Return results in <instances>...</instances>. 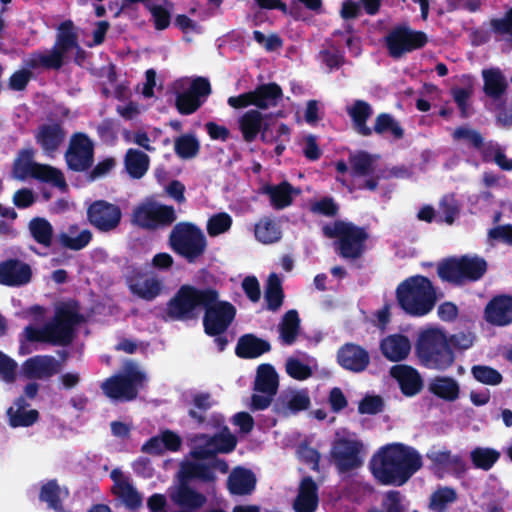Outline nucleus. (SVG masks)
<instances>
[{
  "label": "nucleus",
  "instance_id": "f257e3e1",
  "mask_svg": "<svg viewBox=\"0 0 512 512\" xmlns=\"http://www.w3.org/2000/svg\"><path fill=\"white\" fill-rule=\"evenodd\" d=\"M422 456L413 447L390 443L379 448L371 459L374 477L384 485L402 486L422 467Z\"/></svg>",
  "mask_w": 512,
  "mask_h": 512
},
{
  "label": "nucleus",
  "instance_id": "f03ea898",
  "mask_svg": "<svg viewBox=\"0 0 512 512\" xmlns=\"http://www.w3.org/2000/svg\"><path fill=\"white\" fill-rule=\"evenodd\" d=\"M213 468H218L222 472L228 470L227 465L221 461H215L212 466L195 461L182 462L179 472L182 483L169 491L172 502L185 508L184 510L193 512L201 508L206 503V497L187 486L185 482L191 479H200L205 482L213 481L215 478Z\"/></svg>",
  "mask_w": 512,
  "mask_h": 512
},
{
  "label": "nucleus",
  "instance_id": "7ed1b4c3",
  "mask_svg": "<svg viewBox=\"0 0 512 512\" xmlns=\"http://www.w3.org/2000/svg\"><path fill=\"white\" fill-rule=\"evenodd\" d=\"M449 340V335L440 328L429 327L420 331L415 345L420 363L428 369L438 371L450 368L455 361V355Z\"/></svg>",
  "mask_w": 512,
  "mask_h": 512
},
{
  "label": "nucleus",
  "instance_id": "20e7f679",
  "mask_svg": "<svg viewBox=\"0 0 512 512\" xmlns=\"http://www.w3.org/2000/svg\"><path fill=\"white\" fill-rule=\"evenodd\" d=\"M82 321L74 306L65 304L57 308L56 314L43 327L27 326L24 337L31 342H45L54 345H67L73 338V327Z\"/></svg>",
  "mask_w": 512,
  "mask_h": 512
},
{
  "label": "nucleus",
  "instance_id": "39448f33",
  "mask_svg": "<svg viewBox=\"0 0 512 512\" xmlns=\"http://www.w3.org/2000/svg\"><path fill=\"white\" fill-rule=\"evenodd\" d=\"M396 296L400 307L415 317L430 313L437 302L431 281L421 275L411 276L401 282L396 289Z\"/></svg>",
  "mask_w": 512,
  "mask_h": 512
},
{
  "label": "nucleus",
  "instance_id": "423d86ee",
  "mask_svg": "<svg viewBox=\"0 0 512 512\" xmlns=\"http://www.w3.org/2000/svg\"><path fill=\"white\" fill-rule=\"evenodd\" d=\"M171 248L188 262H195L207 249L204 232L195 224L181 222L174 226L169 237Z\"/></svg>",
  "mask_w": 512,
  "mask_h": 512
},
{
  "label": "nucleus",
  "instance_id": "0eeeda50",
  "mask_svg": "<svg viewBox=\"0 0 512 512\" xmlns=\"http://www.w3.org/2000/svg\"><path fill=\"white\" fill-rule=\"evenodd\" d=\"M217 298L213 290H198L183 286L168 304V315L174 319H191L200 309Z\"/></svg>",
  "mask_w": 512,
  "mask_h": 512
},
{
  "label": "nucleus",
  "instance_id": "6e6552de",
  "mask_svg": "<svg viewBox=\"0 0 512 512\" xmlns=\"http://www.w3.org/2000/svg\"><path fill=\"white\" fill-rule=\"evenodd\" d=\"M323 233L329 238H337L339 253L343 258L355 259L364 251L367 233L350 222L337 221L323 227Z\"/></svg>",
  "mask_w": 512,
  "mask_h": 512
},
{
  "label": "nucleus",
  "instance_id": "1a4fd4ad",
  "mask_svg": "<svg viewBox=\"0 0 512 512\" xmlns=\"http://www.w3.org/2000/svg\"><path fill=\"white\" fill-rule=\"evenodd\" d=\"M363 443L355 434L346 429L338 430L331 448V458L340 472H347L360 467L363 463L361 453Z\"/></svg>",
  "mask_w": 512,
  "mask_h": 512
},
{
  "label": "nucleus",
  "instance_id": "9d476101",
  "mask_svg": "<svg viewBox=\"0 0 512 512\" xmlns=\"http://www.w3.org/2000/svg\"><path fill=\"white\" fill-rule=\"evenodd\" d=\"M145 378V374L136 365L129 363L123 373L104 381L101 388L105 395L113 400L129 401L136 397L138 387Z\"/></svg>",
  "mask_w": 512,
  "mask_h": 512
},
{
  "label": "nucleus",
  "instance_id": "9b49d317",
  "mask_svg": "<svg viewBox=\"0 0 512 512\" xmlns=\"http://www.w3.org/2000/svg\"><path fill=\"white\" fill-rule=\"evenodd\" d=\"M176 107L181 114L194 113L211 93L210 83L204 78L181 79L175 82Z\"/></svg>",
  "mask_w": 512,
  "mask_h": 512
},
{
  "label": "nucleus",
  "instance_id": "f8f14e48",
  "mask_svg": "<svg viewBox=\"0 0 512 512\" xmlns=\"http://www.w3.org/2000/svg\"><path fill=\"white\" fill-rule=\"evenodd\" d=\"M486 269L487 264L482 258L463 256L442 263L438 267V274L441 279L458 284L465 280H478Z\"/></svg>",
  "mask_w": 512,
  "mask_h": 512
},
{
  "label": "nucleus",
  "instance_id": "ddd939ff",
  "mask_svg": "<svg viewBox=\"0 0 512 512\" xmlns=\"http://www.w3.org/2000/svg\"><path fill=\"white\" fill-rule=\"evenodd\" d=\"M33 158L34 151L32 149H25L19 153L14 163V173L17 178L33 177L60 188L66 186L65 179L60 170L49 165L36 163L33 161Z\"/></svg>",
  "mask_w": 512,
  "mask_h": 512
},
{
  "label": "nucleus",
  "instance_id": "4468645a",
  "mask_svg": "<svg viewBox=\"0 0 512 512\" xmlns=\"http://www.w3.org/2000/svg\"><path fill=\"white\" fill-rule=\"evenodd\" d=\"M236 444L237 439L228 428L214 436L197 434L189 439L190 455L194 459H208L217 453L231 452Z\"/></svg>",
  "mask_w": 512,
  "mask_h": 512
},
{
  "label": "nucleus",
  "instance_id": "2eb2a0df",
  "mask_svg": "<svg viewBox=\"0 0 512 512\" xmlns=\"http://www.w3.org/2000/svg\"><path fill=\"white\" fill-rule=\"evenodd\" d=\"M175 220L176 214L173 207L150 200L136 206L132 214V222L146 229L168 226Z\"/></svg>",
  "mask_w": 512,
  "mask_h": 512
},
{
  "label": "nucleus",
  "instance_id": "dca6fc26",
  "mask_svg": "<svg viewBox=\"0 0 512 512\" xmlns=\"http://www.w3.org/2000/svg\"><path fill=\"white\" fill-rule=\"evenodd\" d=\"M427 42V36L420 31L411 30L408 27H397L386 36V44L389 53L394 58L423 47Z\"/></svg>",
  "mask_w": 512,
  "mask_h": 512
},
{
  "label": "nucleus",
  "instance_id": "f3484780",
  "mask_svg": "<svg viewBox=\"0 0 512 512\" xmlns=\"http://www.w3.org/2000/svg\"><path fill=\"white\" fill-rule=\"evenodd\" d=\"M204 317L205 331L209 335H220L231 324L235 317V308L228 302L217 301V298L208 304Z\"/></svg>",
  "mask_w": 512,
  "mask_h": 512
},
{
  "label": "nucleus",
  "instance_id": "a211bd4d",
  "mask_svg": "<svg viewBox=\"0 0 512 512\" xmlns=\"http://www.w3.org/2000/svg\"><path fill=\"white\" fill-rule=\"evenodd\" d=\"M65 158L72 170L84 171L89 168L93 161V144L90 139L81 133L72 136Z\"/></svg>",
  "mask_w": 512,
  "mask_h": 512
},
{
  "label": "nucleus",
  "instance_id": "6ab92c4d",
  "mask_svg": "<svg viewBox=\"0 0 512 512\" xmlns=\"http://www.w3.org/2000/svg\"><path fill=\"white\" fill-rule=\"evenodd\" d=\"M88 219L98 230L108 232L119 225L121 210L112 203L99 200L88 208Z\"/></svg>",
  "mask_w": 512,
  "mask_h": 512
},
{
  "label": "nucleus",
  "instance_id": "aec40b11",
  "mask_svg": "<svg viewBox=\"0 0 512 512\" xmlns=\"http://www.w3.org/2000/svg\"><path fill=\"white\" fill-rule=\"evenodd\" d=\"M239 128L246 142L254 141L259 133H261V139L264 142H270L273 139L269 134L267 116L255 109L245 112L240 117Z\"/></svg>",
  "mask_w": 512,
  "mask_h": 512
},
{
  "label": "nucleus",
  "instance_id": "412c9836",
  "mask_svg": "<svg viewBox=\"0 0 512 512\" xmlns=\"http://www.w3.org/2000/svg\"><path fill=\"white\" fill-rule=\"evenodd\" d=\"M310 406V397L307 390L287 389L278 397L275 411L278 415L288 417L307 410Z\"/></svg>",
  "mask_w": 512,
  "mask_h": 512
},
{
  "label": "nucleus",
  "instance_id": "4be33fe9",
  "mask_svg": "<svg viewBox=\"0 0 512 512\" xmlns=\"http://www.w3.org/2000/svg\"><path fill=\"white\" fill-rule=\"evenodd\" d=\"M113 480L112 493L128 508L135 509L141 506L142 497L134 488L130 478L120 469H114L110 473Z\"/></svg>",
  "mask_w": 512,
  "mask_h": 512
},
{
  "label": "nucleus",
  "instance_id": "5701e85b",
  "mask_svg": "<svg viewBox=\"0 0 512 512\" xmlns=\"http://www.w3.org/2000/svg\"><path fill=\"white\" fill-rule=\"evenodd\" d=\"M59 371V362L48 355H37L27 359L21 367V373L28 379H45Z\"/></svg>",
  "mask_w": 512,
  "mask_h": 512
},
{
  "label": "nucleus",
  "instance_id": "b1692460",
  "mask_svg": "<svg viewBox=\"0 0 512 512\" xmlns=\"http://www.w3.org/2000/svg\"><path fill=\"white\" fill-rule=\"evenodd\" d=\"M66 133L57 122L41 124L35 132V140L45 154L52 156L65 140Z\"/></svg>",
  "mask_w": 512,
  "mask_h": 512
},
{
  "label": "nucleus",
  "instance_id": "393cba45",
  "mask_svg": "<svg viewBox=\"0 0 512 512\" xmlns=\"http://www.w3.org/2000/svg\"><path fill=\"white\" fill-rule=\"evenodd\" d=\"M31 267L20 260H7L0 263V284L22 286L30 282Z\"/></svg>",
  "mask_w": 512,
  "mask_h": 512
},
{
  "label": "nucleus",
  "instance_id": "a878e982",
  "mask_svg": "<svg viewBox=\"0 0 512 512\" xmlns=\"http://www.w3.org/2000/svg\"><path fill=\"white\" fill-rule=\"evenodd\" d=\"M128 285L132 294L146 301L154 300L164 290L163 281L154 275L133 276Z\"/></svg>",
  "mask_w": 512,
  "mask_h": 512
},
{
  "label": "nucleus",
  "instance_id": "bb28decb",
  "mask_svg": "<svg viewBox=\"0 0 512 512\" xmlns=\"http://www.w3.org/2000/svg\"><path fill=\"white\" fill-rule=\"evenodd\" d=\"M390 375L397 380L401 391L406 396L420 392L422 379L418 371L408 365H395L390 369Z\"/></svg>",
  "mask_w": 512,
  "mask_h": 512
},
{
  "label": "nucleus",
  "instance_id": "cd10ccee",
  "mask_svg": "<svg viewBox=\"0 0 512 512\" xmlns=\"http://www.w3.org/2000/svg\"><path fill=\"white\" fill-rule=\"evenodd\" d=\"M338 362L345 369L360 372L369 364V355L358 345L346 344L338 351Z\"/></svg>",
  "mask_w": 512,
  "mask_h": 512
},
{
  "label": "nucleus",
  "instance_id": "c85d7f7f",
  "mask_svg": "<svg viewBox=\"0 0 512 512\" xmlns=\"http://www.w3.org/2000/svg\"><path fill=\"white\" fill-rule=\"evenodd\" d=\"M485 318L488 322L505 326L512 322V297L501 296L494 298L485 309Z\"/></svg>",
  "mask_w": 512,
  "mask_h": 512
},
{
  "label": "nucleus",
  "instance_id": "c756f323",
  "mask_svg": "<svg viewBox=\"0 0 512 512\" xmlns=\"http://www.w3.org/2000/svg\"><path fill=\"white\" fill-rule=\"evenodd\" d=\"M383 355L390 361L404 360L411 351V342L402 334L389 335L380 344Z\"/></svg>",
  "mask_w": 512,
  "mask_h": 512
},
{
  "label": "nucleus",
  "instance_id": "7c9ffc66",
  "mask_svg": "<svg viewBox=\"0 0 512 512\" xmlns=\"http://www.w3.org/2000/svg\"><path fill=\"white\" fill-rule=\"evenodd\" d=\"M28 406L29 405L25 399L23 397H19L15 400L14 404L8 408L7 417L11 427H28L38 420V411L35 409H28Z\"/></svg>",
  "mask_w": 512,
  "mask_h": 512
},
{
  "label": "nucleus",
  "instance_id": "2f4dec72",
  "mask_svg": "<svg viewBox=\"0 0 512 512\" xmlns=\"http://www.w3.org/2000/svg\"><path fill=\"white\" fill-rule=\"evenodd\" d=\"M317 485L311 477H305L299 487V493L294 501L296 512H314L318 506Z\"/></svg>",
  "mask_w": 512,
  "mask_h": 512
},
{
  "label": "nucleus",
  "instance_id": "473e14b6",
  "mask_svg": "<svg viewBox=\"0 0 512 512\" xmlns=\"http://www.w3.org/2000/svg\"><path fill=\"white\" fill-rule=\"evenodd\" d=\"M181 446V438L170 430L152 437L143 446L142 451L148 454H161L165 450L177 451Z\"/></svg>",
  "mask_w": 512,
  "mask_h": 512
},
{
  "label": "nucleus",
  "instance_id": "72a5a7b5",
  "mask_svg": "<svg viewBox=\"0 0 512 512\" xmlns=\"http://www.w3.org/2000/svg\"><path fill=\"white\" fill-rule=\"evenodd\" d=\"M428 390L435 396L452 402L459 397L460 385L452 377L436 376L429 381Z\"/></svg>",
  "mask_w": 512,
  "mask_h": 512
},
{
  "label": "nucleus",
  "instance_id": "f704fd0d",
  "mask_svg": "<svg viewBox=\"0 0 512 512\" xmlns=\"http://www.w3.org/2000/svg\"><path fill=\"white\" fill-rule=\"evenodd\" d=\"M264 193L269 195L274 208L283 209L292 204L293 198L300 193V190L293 188L288 182H282L265 187Z\"/></svg>",
  "mask_w": 512,
  "mask_h": 512
},
{
  "label": "nucleus",
  "instance_id": "c9c22d12",
  "mask_svg": "<svg viewBox=\"0 0 512 512\" xmlns=\"http://www.w3.org/2000/svg\"><path fill=\"white\" fill-rule=\"evenodd\" d=\"M65 55L54 45L51 49L32 53L26 59L29 68H54L58 69L63 64Z\"/></svg>",
  "mask_w": 512,
  "mask_h": 512
},
{
  "label": "nucleus",
  "instance_id": "e433bc0d",
  "mask_svg": "<svg viewBox=\"0 0 512 512\" xmlns=\"http://www.w3.org/2000/svg\"><path fill=\"white\" fill-rule=\"evenodd\" d=\"M92 239V233L88 229H80L77 225H71L66 232L58 235L59 243L70 250L85 248Z\"/></svg>",
  "mask_w": 512,
  "mask_h": 512
},
{
  "label": "nucleus",
  "instance_id": "4c0bfd02",
  "mask_svg": "<svg viewBox=\"0 0 512 512\" xmlns=\"http://www.w3.org/2000/svg\"><path fill=\"white\" fill-rule=\"evenodd\" d=\"M256 479L253 473L243 468L235 469L228 478V488L232 494H250L255 488Z\"/></svg>",
  "mask_w": 512,
  "mask_h": 512
},
{
  "label": "nucleus",
  "instance_id": "58836bf2",
  "mask_svg": "<svg viewBox=\"0 0 512 512\" xmlns=\"http://www.w3.org/2000/svg\"><path fill=\"white\" fill-rule=\"evenodd\" d=\"M347 113L359 134L363 136L372 134V129L366 125V121L372 115L373 110L367 102L362 100L355 101L351 106L347 107Z\"/></svg>",
  "mask_w": 512,
  "mask_h": 512
},
{
  "label": "nucleus",
  "instance_id": "ea45409f",
  "mask_svg": "<svg viewBox=\"0 0 512 512\" xmlns=\"http://www.w3.org/2000/svg\"><path fill=\"white\" fill-rule=\"evenodd\" d=\"M269 350L268 342L248 334L239 339L236 354L242 358H256Z\"/></svg>",
  "mask_w": 512,
  "mask_h": 512
},
{
  "label": "nucleus",
  "instance_id": "a19ab883",
  "mask_svg": "<svg viewBox=\"0 0 512 512\" xmlns=\"http://www.w3.org/2000/svg\"><path fill=\"white\" fill-rule=\"evenodd\" d=\"M279 380L275 369L269 364H262L257 369L255 391L275 395Z\"/></svg>",
  "mask_w": 512,
  "mask_h": 512
},
{
  "label": "nucleus",
  "instance_id": "79ce46f5",
  "mask_svg": "<svg viewBox=\"0 0 512 512\" xmlns=\"http://www.w3.org/2000/svg\"><path fill=\"white\" fill-rule=\"evenodd\" d=\"M484 92L493 99H499L507 89L506 78L499 69L483 70Z\"/></svg>",
  "mask_w": 512,
  "mask_h": 512
},
{
  "label": "nucleus",
  "instance_id": "37998d69",
  "mask_svg": "<svg viewBox=\"0 0 512 512\" xmlns=\"http://www.w3.org/2000/svg\"><path fill=\"white\" fill-rule=\"evenodd\" d=\"M124 162L129 175L139 179L147 172L150 159L146 153L131 148L127 150Z\"/></svg>",
  "mask_w": 512,
  "mask_h": 512
},
{
  "label": "nucleus",
  "instance_id": "c03bdc74",
  "mask_svg": "<svg viewBox=\"0 0 512 512\" xmlns=\"http://www.w3.org/2000/svg\"><path fill=\"white\" fill-rule=\"evenodd\" d=\"M54 45L64 55L79 47L77 35L72 21L67 20L60 24L57 30L56 42Z\"/></svg>",
  "mask_w": 512,
  "mask_h": 512
},
{
  "label": "nucleus",
  "instance_id": "a18cd8bd",
  "mask_svg": "<svg viewBox=\"0 0 512 512\" xmlns=\"http://www.w3.org/2000/svg\"><path fill=\"white\" fill-rule=\"evenodd\" d=\"M254 234L259 242L272 244L281 239L282 231L275 220L266 217L255 225Z\"/></svg>",
  "mask_w": 512,
  "mask_h": 512
},
{
  "label": "nucleus",
  "instance_id": "49530a36",
  "mask_svg": "<svg viewBox=\"0 0 512 512\" xmlns=\"http://www.w3.org/2000/svg\"><path fill=\"white\" fill-rule=\"evenodd\" d=\"M252 95L255 98L254 105L266 109L277 104L282 96V90L277 84L271 83L258 87L252 91Z\"/></svg>",
  "mask_w": 512,
  "mask_h": 512
},
{
  "label": "nucleus",
  "instance_id": "de8ad7c7",
  "mask_svg": "<svg viewBox=\"0 0 512 512\" xmlns=\"http://www.w3.org/2000/svg\"><path fill=\"white\" fill-rule=\"evenodd\" d=\"M500 452L490 447H475L470 452V460L475 468L490 470L499 460Z\"/></svg>",
  "mask_w": 512,
  "mask_h": 512
},
{
  "label": "nucleus",
  "instance_id": "09e8293b",
  "mask_svg": "<svg viewBox=\"0 0 512 512\" xmlns=\"http://www.w3.org/2000/svg\"><path fill=\"white\" fill-rule=\"evenodd\" d=\"M68 496L65 488H60L55 481H50L43 485L40 493V499L57 512H63L60 502Z\"/></svg>",
  "mask_w": 512,
  "mask_h": 512
},
{
  "label": "nucleus",
  "instance_id": "8fccbe9b",
  "mask_svg": "<svg viewBox=\"0 0 512 512\" xmlns=\"http://www.w3.org/2000/svg\"><path fill=\"white\" fill-rule=\"evenodd\" d=\"M372 131L380 135H390L395 139H400L404 135L399 122L387 113H382L376 117Z\"/></svg>",
  "mask_w": 512,
  "mask_h": 512
},
{
  "label": "nucleus",
  "instance_id": "3c124183",
  "mask_svg": "<svg viewBox=\"0 0 512 512\" xmlns=\"http://www.w3.org/2000/svg\"><path fill=\"white\" fill-rule=\"evenodd\" d=\"M299 324L297 311L290 310L283 316L279 330L280 337L285 344L290 345L295 341L299 332Z\"/></svg>",
  "mask_w": 512,
  "mask_h": 512
},
{
  "label": "nucleus",
  "instance_id": "603ef678",
  "mask_svg": "<svg viewBox=\"0 0 512 512\" xmlns=\"http://www.w3.org/2000/svg\"><path fill=\"white\" fill-rule=\"evenodd\" d=\"M200 149L198 139L192 134H184L174 141V151L182 159H191L197 156Z\"/></svg>",
  "mask_w": 512,
  "mask_h": 512
},
{
  "label": "nucleus",
  "instance_id": "864d4df0",
  "mask_svg": "<svg viewBox=\"0 0 512 512\" xmlns=\"http://www.w3.org/2000/svg\"><path fill=\"white\" fill-rule=\"evenodd\" d=\"M482 155L485 161H493L503 170H512V159L505 155L498 143L493 141L486 143L483 146Z\"/></svg>",
  "mask_w": 512,
  "mask_h": 512
},
{
  "label": "nucleus",
  "instance_id": "5fc2aeb1",
  "mask_svg": "<svg viewBox=\"0 0 512 512\" xmlns=\"http://www.w3.org/2000/svg\"><path fill=\"white\" fill-rule=\"evenodd\" d=\"M29 231L39 244L50 246L53 236L52 225L44 218H34L29 222Z\"/></svg>",
  "mask_w": 512,
  "mask_h": 512
},
{
  "label": "nucleus",
  "instance_id": "6e6d98bb",
  "mask_svg": "<svg viewBox=\"0 0 512 512\" xmlns=\"http://www.w3.org/2000/svg\"><path fill=\"white\" fill-rule=\"evenodd\" d=\"M265 300L270 310H277L283 301V292L281 287V279L275 273H272L267 281L265 290Z\"/></svg>",
  "mask_w": 512,
  "mask_h": 512
},
{
  "label": "nucleus",
  "instance_id": "4d7b16f0",
  "mask_svg": "<svg viewBox=\"0 0 512 512\" xmlns=\"http://www.w3.org/2000/svg\"><path fill=\"white\" fill-rule=\"evenodd\" d=\"M233 219L226 212L211 215L206 224V231L210 237H217L227 233L232 227Z\"/></svg>",
  "mask_w": 512,
  "mask_h": 512
},
{
  "label": "nucleus",
  "instance_id": "13d9d810",
  "mask_svg": "<svg viewBox=\"0 0 512 512\" xmlns=\"http://www.w3.org/2000/svg\"><path fill=\"white\" fill-rule=\"evenodd\" d=\"M456 499L457 493L453 488L441 487L432 493L429 508L434 512H444Z\"/></svg>",
  "mask_w": 512,
  "mask_h": 512
},
{
  "label": "nucleus",
  "instance_id": "bf43d9fd",
  "mask_svg": "<svg viewBox=\"0 0 512 512\" xmlns=\"http://www.w3.org/2000/svg\"><path fill=\"white\" fill-rule=\"evenodd\" d=\"M452 137L454 141L462 142L479 150L481 153L483 146L486 144L483 143V137L478 131L466 126L456 128L452 133Z\"/></svg>",
  "mask_w": 512,
  "mask_h": 512
},
{
  "label": "nucleus",
  "instance_id": "052dcab7",
  "mask_svg": "<svg viewBox=\"0 0 512 512\" xmlns=\"http://www.w3.org/2000/svg\"><path fill=\"white\" fill-rule=\"evenodd\" d=\"M373 158L364 152L349 157L351 175L354 177L366 176L373 171Z\"/></svg>",
  "mask_w": 512,
  "mask_h": 512
},
{
  "label": "nucleus",
  "instance_id": "680f3d73",
  "mask_svg": "<svg viewBox=\"0 0 512 512\" xmlns=\"http://www.w3.org/2000/svg\"><path fill=\"white\" fill-rule=\"evenodd\" d=\"M460 204L453 195L444 196L439 203V219L451 225L458 217Z\"/></svg>",
  "mask_w": 512,
  "mask_h": 512
},
{
  "label": "nucleus",
  "instance_id": "e2e57ef3",
  "mask_svg": "<svg viewBox=\"0 0 512 512\" xmlns=\"http://www.w3.org/2000/svg\"><path fill=\"white\" fill-rule=\"evenodd\" d=\"M473 377L485 385H498L502 382V375L494 368L485 365H475L471 369Z\"/></svg>",
  "mask_w": 512,
  "mask_h": 512
},
{
  "label": "nucleus",
  "instance_id": "0e129e2a",
  "mask_svg": "<svg viewBox=\"0 0 512 512\" xmlns=\"http://www.w3.org/2000/svg\"><path fill=\"white\" fill-rule=\"evenodd\" d=\"M165 7L160 4H153L147 2V8L152 14L155 27L158 30L167 28L170 24V10L172 9L171 3H165Z\"/></svg>",
  "mask_w": 512,
  "mask_h": 512
},
{
  "label": "nucleus",
  "instance_id": "69168bd1",
  "mask_svg": "<svg viewBox=\"0 0 512 512\" xmlns=\"http://www.w3.org/2000/svg\"><path fill=\"white\" fill-rule=\"evenodd\" d=\"M285 368L287 374L296 380H305L312 375L310 366L296 358L287 359Z\"/></svg>",
  "mask_w": 512,
  "mask_h": 512
},
{
  "label": "nucleus",
  "instance_id": "338daca9",
  "mask_svg": "<svg viewBox=\"0 0 512 512\" xmlns=\"http://www.w3.org/2000/svg\"><path fill=\"white\" fill-rule=\"evenodd\" d=\"M17 363L0 351V378L7 383H12L16 379Z\"/></svg>",
  "mask_w": 512,
  "mask_h": 512
},
{
  "label": "nucleus",
  "instance_id": "774afa93",
  "mask_svg": "<svg viewBox=\"0 0 512 512\" xmlns=\"http://www.w3.org/2000/svg\"><path fill=\"white\" fill-rule=\"evenodd\" d=\"M493 30L507 39L512 41V8L501 19H493L491 21Z\"/></svg>",
  "mask_w": 512,
  "mask_h": 512
}]
</instances>
